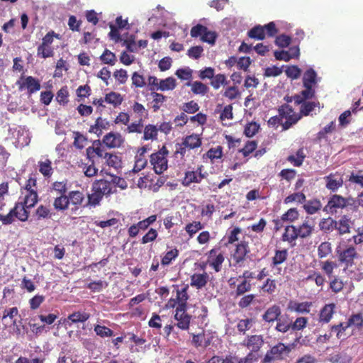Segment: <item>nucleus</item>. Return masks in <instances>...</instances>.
Wrapping results in <instances>:
<instances>
[{
    "mask_svg": "<svg viewBox=\"0 0 363 363\" xmlns=\"http://www.w3.org/2000/svg\"><path fill=\"white\" fill-rule=\"evenodd\" d=\"M23 201L16 202L14 206L11 208L13 221L18 219L20 221L25 222L28 220L30 216L29 209L34 207L39 201L38 191H30L24 193L22 191Z\"/></svg>",
    "mask_w": 363,
    "mask_h": 363,
    "instance_id": "nucleus-1",
    "label": "nucleus"
},
{
    "mask_svg": "<svg viewBox=\"0 0 363 363\" xmlns=\"http://www.w3.org/2000/svg\"><path fill=\"white\" fill-rule=\"evenodd\" d=\"M338 261L346 268L351 267L355 264V260L358 259L359 255L355 245H349L346 241L342 240L336 248Z\"/></svg>",
    "mask_w": 363,
    "mask_h": 363,
    "instance_id": "nucleus-2",
    "label": "nucleus"
},
{
    "mask_svg": "<svg viewBox=\"0 0 363 363\" xmlns=\"http://www.w3.org/2000/svg\"><path fill=\"white\" fill-rule=\"evenodd\" d=\"M282 120V130H286L298 123L300 120L298 113H296L291 105L283 104L278 108Z\"/></svg>",
    "mask_w": 363,
    "mask_h": 363,
    "instance_id": "nucleus-3",
    "label": "nucleus"
},
{
    "mask_svg": "<svg viewBox=\"0 0 363 363\" xmlns=\"http://www.w3.org/2000/svg\"><path fill=\"white\" fill-rule=\"evenodd\" d=\"M168 152L167 147L163 145L158 152L150 156V163L157 174H161L168 169Z\"/></svg>",
    "mask_w": 363,
    "mask_h": 363,
    "instance_id": "nucleus-4",
    "label": "nucleus"
},
{
    "mask_svg": "<svg viewBox=\"0 0 363 363\" xmlns=\"http://www.w3.org/2000/svg\"><path fill=\"white\" fill-rule=\"evenodd\" d=\"M60 39V34L54 31L48 32L42 39V43L37 48V55L42 58L53 57L54 50L52 47L53 38Z\"/></svg>",
    "mask_w": 363,
    "mask_h": 363,
    "instance_id": "nucleus-5",
    "label": "nucleus"
},
{
    "mask_svg": "<svg viewBox=\"0 0 363 363\" xmlns=\"http://www.w3.org/2000/svg\"><path fill=\"white\" fill-rule=\"evenodd\" d=\"M290 346L279 342L271 347L263 359V363H268L272 359H283L291 352Z\"/></svg>",
    "mask_w": 363,
    "mask_h": 363,
    "instance_id": "nucleus-6",
    "label": "nucleus"
},
{
    "mask_svg": "<svg viewBox=\"0 0 363 363\" xmlns=\"http://www.w3.org/2000/svg\"><path fill=\"white\" fill-rule=\"evenodd\" d=\"M250 252L248 241L242 240L236 245V248L233 254L234 266L242 267L246 259V257Z\"/></svg>",
    "mask_w": 363,
    "mask_h": 363,
    "instance_id": "nucleus-7",
    "label": "nucleus"
},
{
    "mask_svg": "<svg viewBox=\"0 0 363 363\" xmlns=\"http://www.w3.org/2000/svg\"><path fill=\"white\" fill-rule=\"evenodd\" d=\"M347 205V200L340 194H333L329 199L327 204L323 208L326 213L335 214L339 208H343Z\"/></svg>",
    "mask_w": 363,
    "mask_h": 363,
    "instance_id": "nucleus-8",
    "label": "nucleus"
},
{
    "mask_svg": "<svg viewBox=\"0 0 363 363\" xmlns=\"http://www.w3.org/2000/svg\"><path fill=\"white\" fill-rule=\"evenodd\" d=\"M18 315H19V311L17 307L5 308L1 315L3 328L6 330L12 325H16V318Z\"/></svg>",
    "mask_w": 363,
    "mask_h": 363,
    "instance_id": "nucleus-9",
    "label": "nucleus"
},
{
    "mask_svg": "<svg viewBox=\"0 0 363 363\" xmlns=\"http://www.w3.org/2000/svg\"><path fill=\"white\" fill-rule=\"evenodd\" d=\"M325 186L326 189L335 192L339 188L343 185V179L341 173L337 172L335 173H330V174L324 177Z\"/></svg>",
    "mask_w": 363,
    "mask_h": 363,
    "instance_id": "nucleus-10",
    "label": "nucleus"
},
{
    "mask_svg": "<svg viewBox=\"0 0 363 363\" xmlns=\"http://www.w3.org/2000/svg\"><path fill=\"white\" fill-rule=\"evenodd\" d=\"M68 205L71 206L72 213H75L82 206L85 200L83 192L79 190H73L67 193Z\"/></svg>",
    "mask_w": 363,
    "mask_h": 363,
    "instance_id": "nucleus-11",
    "label": "nucleus"
},
{
    "mask_svg": "<svg viewBox=\"0 0 363 363\" xmlns=\"http://www.w3.org/2000/svg\"><path fill=\"white\" fill-rule=\"evenodd\" d=\"M264 343V338L262 335H248L242 342L241 345L245 346L250 351L256 354Z\"/></svg>",
    "mask_w": 363,
    "mask_h": 363,
    "instance_id": "nucleus-12",
    "label": "nucleus"
},
{
    "mask_svg": "<svg viewBox=\"0 0 363 363\" xmlns=\"http://www.w3.org/2000/svg\"><path fill=\"white\" fill-rule=\"evenodd\" d=\"M203 166L201 165L197 168L196 171H186L184 173V177L182 180V185L186 187L189 186L193 182L199 184L201 180L206 177L204 174H202Z\"/></svg>",
    "mask_w": 363,
    "mask_h": 363,
    "instance_id": "nucleus-13",
    "label": "nucleus"
},
{
    "mask_svg": "<svg viewBox=\"0 0 363 363\" xmlns=\"http://www.w3.org/2000/svg\"><path fill=\"white\" fill-rule=\"evenodd\" d=\"M225 261V257L219 249H211L208 257V263L216 271L220 272L222 269V264Z\"/></svg>",
    "mask_w": 363,
    "mask_h": 363,
    "instance_id": "nucleus-14",
    "label": "nucleus"
},
{
    "mask_svg": "<svg viewBox=\"0 0 363 363\" xmlns=\"http://www.w3.org/2000/svg\"><path fill=\"white\" fill-rule=\"evenodd\" d=\"M102 143L109 148H115L121 146L124 140L121 133L109 132L104 135Z\"/></svg>",
    "mask_w": 363,
    "mask_h": 363,
    "instance_id": "nucleus-15",
    "label": "nucleus"
},
{
    "mask_svg": "<svg viewBox=\"0 0 363 363\" xmlns=\"http://www.w3.org/2000/svg\"><path fill=\"white\" fill-rule=\"evenodd\" d=\"M336 305L335 303H328L325 305L318 314V322L321 324L328 323L333 318L335 312Z\"/></svg>",
    "mask_w": 363,
    "mask_h": 363,
    "instance_id": "nucleus-16",
    "label": "nucleus"
},
{
    "mask_svg": "<svg viewBox=\"0 0 363 363\" xmlns=\"http://www.w3.org/2000/svg\"><path fill=\"white\" fill-rule=\"evenodd\" d=\"M336 230L339 235H343L351 233L352 225L353 224L351 218L347 215L340 216L338 220H336Z\"/></svg>",
    "mask_w": 363,
    "mask_h": 363,
    "instance_id": "nucleus-17",
    "label": "nucleus"
},
{
    "mask_svg": "<svg viewBox=\"0 0 363 363\" xmlns=\"http://www.w3.org/2000/svg\"><path fill=\"white\" fill-rule=\"evenodd\" d=\"M17 84H19L21 90L26 88L29 95L36 93L40 89L39 80L33 77H27L22 83L18 82Z\"/></svg>",
    "mask_w": 363,
    "mask_h": 363,
    "instance_id": "nucleus-18",
    "label": "nucleus"
},
{
    "mask_svg": "<svg viewBox=\"0 0 363 363\" xmlns=\"http://www.w3.org/2000/svg\"><path fill=\"white\" fill-rule=\"evenodd\" d=\"M174 318L177 321V326L182 330H187L189 328L191 315L186 313V310L179 311L176 308Z\"/></svg>",
    "mask_w": 363,
    "mask_h": 363,
    "instance_id": "nucleus-19",
    "label": "nucleus"
},
{
    "mask_svg": "<svg viewBox=\"0 0 363 363\" xmlns=\"http://www.w3.org/2000/svg\"><path fill=\"white\" fill-rule=\"evenodd\" d=\"M93 189H95L97 192L101 194L104 196V195H110L114 191H113L114 186L111 182H108L106 179H99L96 180L93 184Z\"/></svg>",
    "mask_w": 363,
    "mask_h": 363,
    "instance_id": "nucleus-20",
    "label": "nucleus"
},
{
    "mask_svg": "<svg viewBox=\"0 0 363 363\" xmlns=\"http://www.w3.org/2000/svg\"><path fill=\"white\" fill-rule=\"evenodd\" d=\"M281 315V308L278 305H272L269 307L264 313L262 315V320L268 323H272Z\"/></svg>",
    "mask_w": 363,
    "mask_h": 363,
    "instance_id": "nucleus-21",
    "label": "nucleus"
},
{
    "mask_svg": "<svg viewBox=\"0 0 363 363\" xmlns=\"http://www.w3.org/2000/svg\"><path fill=\"white\" fill-rule=\"evenodd\" d=\"M209 275L208 272H202L201 274H198L196 272L193 275L191 276V286L196 288V289L199 290L203 289L209 281Z\"/></svg>",
    "mask_w": 363,
    "mask_h": 363,
    "instance_id": "nucleus-22",
    "label": "nucleus"
},
{
    "mask_svg": "<svg viewBox=\"0 0 363 363\" xmlns=\"http://www.w3.org/2000/svg\"><path fill=\"white\" fill-rule=\"evenodd\" d=\"M303 89L299 94L294 96V100L296 104H299L305 101H310L315 96V89L308 85L303 86Z\"/></svg>",
    "mask_w": 363,
    "mask_h": 363,
    "instance_id": "nucleus-23",
    "label": "nucleus"
},
{
    "mask_svg": "<svg viewBox=\"0 0 363 363\" xmlns=\"http://www.w3.org/2000/svg\"><path fill=\"white\" fill-rule=\"evenodd\" d=\"M109 128V121L99 116L96 118V120H95V124L90 126L89 132L95 133L98 137H99V135L103 133V130H108Z\"/></svg>",
    "mask_w": 363,
    "mask_h": 363,
    "instance_id": "nucleus-24",
    "label": "nucleus"
},
{
    "mask_svg": "<svg viewBox=\"0 0 363 363\" xmlns=\"http://www.w3.org/2000/svg\"><path fill=\"white\" fill-rule=\"evenodd\" d=\"M298 105H300V108L298 113L299 114L301 119L303 116L311 115V112L314 111L316 107L319 108L320 102L318 100L305 101Z\"/></svg>",
    "mask_w": 363,
    "mask_h": 363,
    "instance_id": "nucleus-25",
    "label": "nucleus"
},
{
    "mask_svg": "<svg viewBox=\"0 0 363 363\" xmlns=\"http://www.w3.org/2000/svg\"><path fill=\"white\" fill-rule=\"evenodd\" d=\"M102 141L95 140L93 143V146L89 147L86 149V154L87 158L92 160L94 157V155L99 157L104 158V147L102 146Z\"/></svg>",
    "mask_w": 363,
    "mask_h": 363,
    "instance_id": "nucleus-26",
    "label": "nucleus"
},
{
    "mask_svg": "<svg viewBox=\"0 0 363 363\" xmlns=\"http://www.w3.org/2000/svg\"><path fill=\"white\" fill-rule=\"evenodd\" d=\"M314 230V225L310 220H306L302 224L296 227L298 237L306 238L310 237Z\"/></svg>",
    "mask_w": 363,
    "mask_h": 363,
    "instance_id": "nucleus-27",
    "label": "nucleus"
},
{
    "mask_svg": "<svg viewBox=\"0 0 363 363\" xmlns=\"http://www.w3.org/2000/svg\"><path fill=\"white\" fill-rule=\"evenodd\" d=\"M184 145L189 147V150H194L200 147L202 145V139L197 133H191L184 136L182 139Z\"/></svg>",
    "mask_w": 363,
    "mask_h": 363,
    "instance_id": "nucleus-28",
    "label": "nucleus"
},
{
    "mask_svg": "<svg viewBox=\"0 0 363 363\" xmlns=\"http://www.w3.org/2000/svg\"><path fill=\"white\" fill-rule=\"evenodd\" d=\"M298 238V235L297 234V230L296 225H291L285 227L284 232L282 234V240L287 241L289 244L294 247L295 244V240Z\"/></svg>",
    "mask_w": 363,
    "mask_h": 363,
    "instance_id": "nucleus-29",
    "label": "nucleus"
},
{
    "mask_svg": "<svg viewBox=\"0 0 363 363\" xmlns=\"http://www.w3.org/2000/svg\"><path fill=\"white\" fill-rule=\"evenodd\" d=\"M336 220L331 217L323 218L319 222L320 230L326 234H330L334 230H336Z\"/></svg>",
    "mask_w": 363,
    "mask_h": 363,
    "instance_id": "nucleus-30",
    "label": "nucleus"
},
{
    "mask_svg": "<svg viewBox=\"0 0 363 363\" xmlns=\"http://www.w3.org/2000/svg\"><path fill=\"white\" fill-rule=\"evenodd\" d=\"M313 306V302H290L289 308L298 313H308Z\"/></svg>",
    "mask_w": 363,
    "mask_h": 363,
    "instance_id": "nucleus-31",
    "label": "nucleus"
},
{
    "mask_svg": "<svg viewBox=\"0 0 363 363\" xmlns=\"http://www.w3.org/2000/svg\"><path fill=\"white\" fill-rule=\"evenodd\" d=\"M90 314L86 312L76 311L71 314H69L67 319L65 320V323L69 321L72 323H84L89 320Z\"/></svg>",
    "mask_w": 363,
    "mask_h": 363,
    "instance_id": "nucleus-32",
    "label": "nucleus"
},
{
    "mask_svg": "<svg viewBox=\"0 0 363 363\" xmlns=\"http://www.w3.org/2000/svg\"><path fill=\"white\" fill-rule=\"evenodd\" d=\"M275 329L281 333H286L291 329V320L289 318V315H281L277 320V325Z\"/></svg>",
    "mask_w": 363,
    "mask_h": 363,
    "instance_id": "nucleus-33",
    "label": "nucleus"
},
{
    "mask_svg": "<svg viewBox=\"0 0 363 363\" xmlns=\"http://www.w3.org/2000/svg\"><path fill=\"white\" fill-rule=\"evenodd\" d=\"M104 159H106V163L111 167L116 170H118L122 168V159L120 156L116 154L105 153Z\"/></svg>",
    "mask_w": 363,
    "mask_h": 363,
    "instance_id": "nucleus-34",
    "label": "nucleus"
},
{
    "mask_svg": "<svg viewBox=\"0 0 363 363\" xmlns=\"http://www.w3.org/2000/svg\"><path fill=\"white\" fill-rule=\"evenodd\" d=\"M53 208L56 211H64L68 209V199L67 194H60L56 196L52 202Z\"/></svg>",
    "mask_w": 363,
    "mask_h": 363,
    "instance_id": "nucleus-35",
    "label": "nucleus"
},
{
    "mask_svg": "<svg viewBox=\"0 0 363 363\" xmlns=\"http://www.w3.org/2000/svg\"><path fill=\"white\" fill-rule=\"evenodd\" d=\"M187 287L188 286H186L181 290L177 291V299L178 301L177 308H179V311L186 310L187 308V300L189 298Z\"/></svg>",
    "mask_w": 363,
    "mask_h": 363,
    "instance_id": "nucleus-36",
    "label": "nucleus"
},
{
    "mask_svg": "<svg viewBox=\"0 0 363 363\" xmlns=\"http://www.w3.org/2000/svg\"><path fill=\"white\" fill-rule=\"evenodd\" d=\"M38 171L45 177L50 178L53 174L52 161L50 159L38 161Z\"/></svg>",
    "mask_w": 363,
    "mask_h": 363,
    "instance_id": "nucleus-37",
    "label": "nucleus"
},
{
    "mask_svg": "<svg viewBox=\"0 0 363 363\" xmlns=\"http://www.w3.org/2000/svg\"><path fill=\"white\" fill-rule=\"evenodd\" d=\"M247 35L250 38L262 40L266 37V33H264V27L261 25L255 26L253 28L249 30Z\"/></svg>",
    "mask_w": 363,
    "mask_h": 363,
    "instance_id": "nucleus-38",
    "label": "nucleus"
},
{
    "mask_svg": "<svg viewBox=\"0 0 363 363\" xmlns=\"http://www.w3.org/2000/svg\"><path fill=\"white\" fill-rule=\"evenodd\" d=\"M306 158V155L303 147L298 149L296 155H291L286 158L287 161L292 163L294 166H301Z\"/></svg>",
    "mask_w": 363,
    "mask_h": 363,
    "instance_id": "nucleus-39",
    "label": "nucleus"
},
{
    "mask_svg": "<svg viewBox=\"0 0 363 363\" xmlns=\"http://www.w3.org/2000/svg\"><path fill=\"white\" fill-rule=\"evenodd\" d=\"M317 74L313 68L307 69L303 76V86H312L316 84Z\"/></svg>",
    "mask_w": 363,
    "mask_h": 363,
    "instance_id": "nucleus-40",
    "label": "nucleus"
},
{
    "mask_svg": "<svg viewBox=\"0 0 363 363\" xmlns=\"http://www.w3.org/2000/svg\"><path fill=\"white\" fill-rule=\"evenodd\" d=\"M303 208L308 214L313 215L322 208V204L319 200L313 199L308 201Z\"/></svg>",
    "mask_w": 363,
    "mask_h": 363,
    "instance_id": "nucleus-41",
    "label": "nucleus"
},
{
    "mask_svg": "<svg viewBox=\"0 0 363 363\" xmlns=\"http://www.w3.org/2000/svg\"><path fill=\"white\" fill-rule=\"evenodd\" d=\"M177 86L176 79L173 77H167L165 79L160 80L157 90L161 91H167V90H172Z\"/></svg>",
    "mask_w": 363,
    "mask_h": 363,
    "instance_id": "nucleus-42",
    "label": "nucleus"
},
{
    "mask_svg": "<svg viewBox=\"0 0 363 363\" xmlns=\"http://www.w3.org/2000/svg\"><path fill=\"white\" fill-rule=\"evenodd\" d=\"M104 100L106 102L112 104L114 107H118V106L122 104L123 97L121 94L111 91V93L105 96Z\"/></svg>",
    "mask_w": 363,
    "mask_h": 363,
    "instance_id": "nucleus-43",
    "label": "nucleus"
},
{
    "mask_svg": "<svg viewBox=\"0 0 363 363\" xmlns=\"http://www.w3.org/2000/svg\"><path fill=\"white\" fill-rule=\"evenodd\" d=\"M288 257L287 250H277L275 251L274 257L272 258V264L273 266H277L283 264Z\"/></svg>",
    "mask_w": 363,
    "mask_h": 363,
    "instance_id": "nucleus-44",
    "label": "nucleus"
},
{
    "mask_svg": "<svg viewBox=\"0 0 363 363\" xmlns=\"http://www.w3.org/2000/svg\"><path fill=\"white\" fill-rule=\"evenodd\" d=\"M35 216H37V219H47L51 218L52 216V213L49 206H46L44 205H39L35 210Z\"/></svg>",
    "mask_w": 363,
    "mask_h": 363,
    "instance_id": "nucleus-45",
    "label": "nucleus"
},
{
    "mask_svg": "<svg viewBox=\"0 0 363 363\" xmlns=\"http://www.w3.org/2000/svg\"><path fill=\"white\" fill-rule=\"evenodd\" d=\"M252 284L248 280L242 279L238 285L235 291V296H240L250 291Z\"/></svg>",
    "mask_w": 363,
    "mask_h": 363,
    "instance_id": "nucleus-46",
    "label": "nucleus"
},
{
    "mask_svg": "<svg viewBox=\"0 0 363 363\" xmlns=\"http://www.w3.org/2000/svg\"><path fill=\"white\" fill-rule=\"evenodd\" d=\"M158 129L153 125H147L145 127L143 130L144 140H156L157 137Z\"/></svg>",
    "mask_w": 363,
    "mask_h": 363,
    "instance_id": "nucleus-47",
    "label": "nucleus"
},
{
    "mask_svg": "<svg viewBox=\"0 0 363 363\" xmlns=\"http://www.w3.org/2000/svg\"><path fill=\"white\" fill-rule=\"evenodd\" d=\"M306 195L302 192H296L291 194L287 196L284 200V203L285 204H288L293 202H298L299 203H303L306 201Z\"/></svg>",
    "mask_w": 363,
    "mask_h": 363,
    "instance_id": "nucleus-48",
    "label": "nucleus"
},
{
    "mask_svg": "<svg viewBox=\"0 0 363 363\" xmlns=\"http://www.w3.org/2000/svg\"><path fill=\"white\" fill-rule=\"evenodd\" d=\"M179 252L177 249L174 248L169 251H167L163 256L161 260V264L163 266H167L171 262L178 257Z\"/></svg>",
    "mask_w": 363,
    "mask_h": 363,
    "instance_id": "nucleus-49",
    "label": "nucleus"
},
{
    "mask_svg": "<svg viewBox=\"0 0 363 363\" xmlns=\"http://www.w3.org/2000/svg\"><path fill=\"white\" fill-rule=\"evenodd\" d=\"M68 97L69 92L67 86H63L57 92L55 99L59 104L66 105L69 101Z\"/></svg>",
    "mask_w": 363,
    "mask_h": 363,
    "instance_id": "nucleus-50",
    "label": "nucleus"
},
{
    "mask_svg": "<svg viewBox=\"0 0 363 363\" xmlns=\"http://www.w3.org/2000/svg\"><path fill=\"white\" fill-rule=\"evenodd\" d=\"M108 286V283L107 281L98 280L89 283L86 287L92 292H100L103 289H106Z\"/></svg>",
    "mask_w": 363,
    "mask_h": 363,
    "instance_id": "nucleus-51",
    "label": "nucleus"
},
{
    "mask_svg": "<svg viewBox=\"0 0 363 363\" xmlns=\"http://www.w3.org/2000/svg\"><path fill=\"white\" fill-rule=\"evenodd\" d=\"M354 325L357 328L363 326V316L361 313L352 314L349 318L347 323H345V327H351Z\"/></svg>",
    "mask_w": 363,
    "mask_h": 363,
    "instance_id": "nucleus-52",
    "label": "nucleus"
},
{
    "mask_svg": "<svg viewBox=\"0 0 363 363\" xmlns=\"http://www.w3.org/2000/svg\"><path fill=\"white\" fill-rule=\"evenodd\" d=\"M100 60L104 64L113 66L116 62V57L113 52H111L108 49H106L100 56Z\"/></svg>",
    "mask_w": 363,
    "mask_h": 363,
    "instance_id": "nucleus-53",
    "label": "nucleus"
},
{
    "mask_svg": "<svg viewBox=\"0 0 363 363\" xmlns=\"http://www.w3.org/2000/svg\"><path fill=\"white\" fill-rule=\"evenodd\" d=\"M187 85L191 86V91L195 94L204 95L208 91V86L200 82H194L192 84L188 83Z\"/></svg>",
    "mask_w": 363,
    "mask_h": 363,
    "instance_id": "nucleus-54",
    "label": "nucleus"
},
{
    "mask_svg": "<svg viewBox=\"0 0 363 363\" xmlns=\"http://www.w3.org/2000/svg\"><path fill=\"white\" fill-rule=\"evenodd\" d=\"M321 269L326 274L328 277H331L334 269L337 267L336 262L330 260H326L320 263Z\"/></svg>",
    "mask_w": 363,
    "mask_h": 363,
    "instance_id": "nucleus-55",
    "label": "nucleus"
},
{
    "mask_svg": "<svg viewBox=\"0 0 363 363\" xmlns=\"http://www.w3.org/2000/svg\"><path fill=\"white\" fill-rule=\"evenodd\" d=\"M203 225L200 221H194L186 225L184 229L190 237H193L199 230L203 229Z\"/></svg>",
    "mask_w": 363,
    "mask_h": 363,
    "instance_id": "nucleus-56",
    "label": "nucleus"
},
{
    "mask_svg": "<svg viewBox=\"0 0 363 363\" xmlns=\"http://www.w3.org/2000/svg\"><path fill=\"white\" fill-rule=\"evenodd\" d=\"M332 252L331 245L328 241L322 242L318 247V257L320 259L327 257V256Z\"/></svg>",
    "mask_w": 363,
    "mask_h": 363,
    "instance_id": "nucleus-57",
    "label": "nucleus"
},
{
    "mask_svg": "<svg viewBox=\"0 0 363 363\" xmlns=\"http://www.w3.org/2000/svg\"><path fill=\"white\" fill-rule=\"evenodd\" d=\"M51 189L58 195L66 194L67 193V182H54L52 184Z\"/></svg>",
    "mask_w": 363,
    "mask_h": 363,
    "instance_id": "nucleus-58",
    "label": "nucleus"
},
{
    "mask_svg": "<svg viewBox=\"0 0 363 363\" xmlns=\"http://www.w3.org/2000/svg\"><path fill=\"white\" fill-rule=\"evenodd\" d=\"M152 96H153V111L156 112L160 108L161 105L166 101L167 96L156 92H152Z\"/></svg>",
    "mask_w": 363,
    "mask_h": 363,
    "instance_id": "nucleus-59",
    "label": "nucleus"
},
{
    "mask_svg": "<svg viewBox=\"0 0 363 363\" xmlns=\"http://www.w3.org/2000/svg\"><path fill=\"white\" fill-rule=\"evenodd\" d=\"M132 84L137 88H142L146 85L145 77L138 72H134L131 77Z\"/></svg>",
    "mask_w": 363,
    "mask_h": 363,
    "instance_id": "nucleus-60",
    "label": "nucleus"
},
{
    "mask_svg": "<svg viewBox=\"0 0 363 363\" xmlns=\"http://www.w3.org/2000/svg\"><path fill=\"white\" fill-rule=\"evenodd\" d=\"M308 322V318H304V316H299L298 318H296L294 322L291 321V329L293 330H303L307 326Z\"/></svg>",
    "mask_w": 363,
    "mask_h": 363,
    "instance_id": "nucleus-61",
    "label": "nucleus"
},
{
    "mask_svg": "<svg viewBox=\"0 0 363 363\" xmlns=\"http://www.w3.org/2000/svg\"><path fill=\"white\" fill-rule=\"evenodd\" d=\"M261 289L268 294H274L277 289L276 280L268 278L261 286Z\"/></svg>",
    "mask_w": 363,
    "mask_h": 363,
    "instance_id": "nucleus-62",
    "label": "nucleus"
},
{
    "mask_svg": "<svg viewBox=\"0 0 363 363\" xmlns=\"http://www.w3.org/2000/svg\"><path fill=\"white\" fill-rule=\"evenodd\" d=\"M330 289L335 294H338L342 291L344 287V283L341 279L338 277H334L330 281Z\"/></svg>",
    "mask_w": 363,
    "mask_h": 363,
    "instance_id": "nucleus-63",
    "label": "nucleus"
},
{
    "mask_svg": "<svg viewBox=\"0 0 363 363\" xmlns=\"http://www.w3.org/2000/svg\"><path fill=\"white\" fill-rule=\"evenodd\" d=\"M259 129V125L255 122L247 123L244 129V133L246 137H254V135L258 132Z\"/></svg>",
    "mask_w": 363,
    "mask_h": 363,
    "instance_id": "nucleus-64",
    "label": "nucleus"
}]
</instances>
